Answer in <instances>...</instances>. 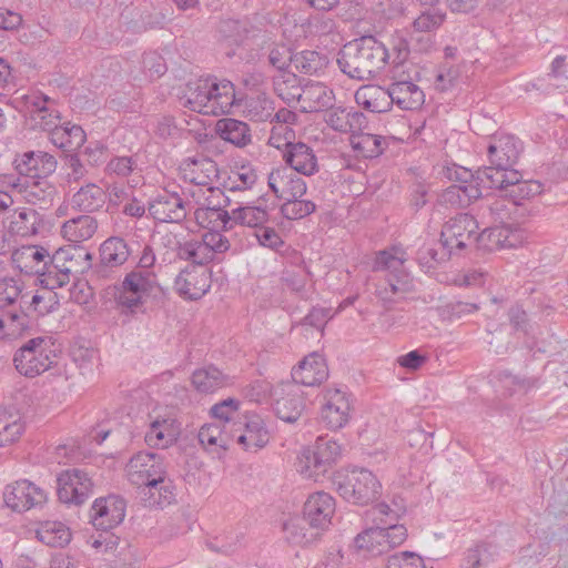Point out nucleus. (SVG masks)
Segmentation results:
<instances>
[{
    "label": "nucleus",
    "instance_id": "f257e3e1",
    "mask_svg": "<svg viewBox=\"0 0 568 568\" xmlns=\"http://www.w3.org/2000/svg\"><path fill=\"white\" fill-rule=\"evenodd\" d=\"M389 61L385 44L374 36H363L346 43L337 57L341 71L351 79L374 78Z\"/></svg>",
    "mask_w": 568,
    "mask_h": 568
},
{
    "label": "nucleus",
    "instance_id": "f03ea898",
    "mask_svg": "<svg viewBox=\"0 0 568 568\" xmlns=\"http://www.w3.org/2000/svg\"><path fill=\"white\" fill-rule=\"evenodd\" d=\"M397 513L384 503L367 510L365 521L372 526L355 537V547L375 556L402 545L407 538V529L397 524Z\"/></svg>",
    "mask_w": 568,
    "mask_h": 568
},
{
    "label": "nucleus",
    "instance_id": "7ed1b4c3",
    "mask_svg": "<svg viewBox=\"0 0 568 568\" xmlns=\"http://www.w3.org/2000/svg\"><path fill=\"white\" fill-rule=\"evenodd\" d=\"M406 260V253L400 247L379 251L375 256L373 271L387 272L375 288L376 297L387 311L414 291L413 277L404 267Z\"/></svg>",
    "mask_w": 568,
    "mask_h": 568
},
{
    "label": "nucleus",
    "instance_id": "20e7f679",
    "mask_svg": "<svg viewBox=\"0 0 568 568\" xmlns=\"http://www.w3.org/2000/svg\"><path fill=\"white\" fill-rule=\"evenodd\" d=\"M182 100L190 110L212 115L231 113L232 108L241 102L231 81H219L214 77L190 80Z\"/></svg>",
    "mask_w": 568,
    "mask_h": 568
},
{
    "label": "nucleus",
    "instance_id": "39448f33",
    "mask_svg": "<svg viewBox=\"0 0 568 568\" xmlns=\"http://www.w3.org/2000/svg\"><path fill=\"white\" fill-rule=\"evenodd\" d=\"M163 290L155 273L131 271L125 274L119 286H115L118 305L130 313L138 312L149 297H156Z\"/></svg>",
    "mask_w": 568,
    "mask_h": 568
},
{
    "label": "nucleus",
    "instance_id": "423d86ee",
    "mask_svg": "<svg viewBox=\"0 0 568 568\" xmlns=\"http://www.w3.org/2000/svg\"><path fill=\"white\" fill-rule=\"evenodd\" d=\"M335 485L338 495L354 505H368L382 494L381 481L366 468H353L338 474Z\"/></svg>",
    "mask_w": 568,
    "mask_h": 568
},
{
    "label": "nucleus",
    "instance_id": "0eeeda50",
    "mask_svg": "<svg viewBox=\"0 0 568 568\" xmlns=\"http://www.w3.org/2000/svg\"><path fill=\"white\" fill-rule=\"evenodd\" d=\"M334 94L321 82L302 83L295 74L286 77V106L302 113L318 112L332 108Z\"/></svg>",
    "mask_w": 568,
    "mask_h": 568
},
{
    "label": "nucleus",
    "instance_id": "6e6552de",
    "mask_svg": "<svg viewBox=\"0 0 568 568\" xmlns=\"http://www.w3.org/2000/svg\"><path fill=\"white\" fill-rule=\"evenodd\" d=\"M524 150L523 142L513 134H495L490 138L487 146V156L490 165L479 169L480 182L488 183V176L495 173H508L516 171L514 166L517 164L519 156Z\"/></svg>",
    "mask_w": 568,
    "mask_h": 568
},
{
    "label": "nucleus",
    "instance_id": "1a4fd4ad",
    "mask_svg": "<svg viewBox=\"0 0 568 568\" xmlns=\"http://www.w3.org/2000/svg\"><path fill=\"white\" fill-rule=\"evenodd\" d=\"M125 471L129 481L141 488V495H153L168 474V465L162 454L139 452L131 457Z\"/></svg>",
    "mask_w": 568,
    "mask_h": 568
},
{
    "label": "nucleus",
    "instance_id": "9d476101",
    "mask_svg": "<svg viewBox=\"0 0 568 568\" xmlns=\"http://www.w3.org/2000/svg\"><path fill=\"white\" fill-rule=\"evenodd\" d=\"M343 452V446L333 437L320 436L314 448H303L297 456L296 471L306 478H317L324 475Z\"/></svg>",
    "mask_w": 568,
    "mask_h": 568
},
{
    "label": "nucleus",
    "instance_id": "9b49d317",
    "mask_svg": "<svg viewBox=\"0 0 568 568\" xmlns=\"http://www.w3.org/2000/svg\"><path fill=\"white\" fill-rule=\"evenodd\" d=\"M53 346L48 337L29 339L14 354L13 363L17 371L27 377L45 372L55 363L58 356Z\"/></svg>",
    "mask_w": 568,
    "mask_h": 568
},
{
    "label": "nucleus",
    "instance_id": "f8f14e48",
    "mask_svg": "<svg viewBox=\"0 0 568 568\" xmlns=\"http://www.w3.org/2000/svg\"><path fill=\"white\" fill-rule=\"evenodd\" d=\"M478 223L467 213L449 219L440 232V243L448 253H458L477 243Z\"/></svg>",
    "mask_w": 568,
    "mask_h": 568
},
{
    "label": "nucleus",
    "instance_id": "ddd939ff",
    "mask_svg": "<svg viewBox=\"0 0 568 568\" xmlns=\"http://www.w3.org/2000/svg\"><path fill=\"white\" fill-rule=\"evenodd\" d=\"M57 494L61 503L80 506L93 493V481L89 474L80 468H69L57 478Z\"/></svg>",
    "mask_w": 568,
    "mask_h": 568
},
{
    "label": "nucleus",
    "instance_id": "4468645a",
    "mask_svg": "<svg viewBox=\"0 0 568 568\" xmlns=\"http://www.w3.org/2000/svg\"><path fill=\"white\" fill-rule=\"evenodd\" d=\"M496 172L495 179L488 176L489 190H499L505 197L511 200L515 205H520L523 201L538 195L542 191V185L532 180H524L519 171H510L508 173Z\"/></svg>",
    "mask_w": 568,
    "mask_h": 568
},
{
    "label": "nucleus",
    "instance_id": "2eb2a0df",
    "mask_svg": "<svg viewBox=\"0 0 568 568\" xmlns=\"http://www.w3.org/2000/svg\"><path fill=\"white\" fill-rule=\"evenodd\" d=\"M126 503L116 495H109L94 500L90 509V523L102 531L120 525L125 517Z\"/></svg>",
    "mask_w": 568,
    "mask_h": 568
},
{
    "label": "nucleus",
    "instance_id": "dca6fc26",
    "mask_svg": "<svg viewBox=\"0 0 568 568\" xmlns=\"http://www.w3.org/2000/svg\"><path fill=\"white\" fill-rule=\"evenodd\" d=\"M230 432L233 437H236V443L244 449L262 448L270 439L267 429L264 427V423L258 415L245 414L242 417H237V420L233 423Z\"/></svg>",
    "mask_w": 568,
    "mask_h": 568
},
{
    "label": "nucleus",
    "instance_id": "f3484780",
    "mask_svg": "<svg viewBox=\"0 0 568 568\" xmlns=\"http://www.w3.org/2000/svg\"><path fill=\"white\" fill-rule=\"evenodd\" d=\"M45 498V493L27 479L8 485L3 491L4 505L17 513L37 507L43 504Z\"/></svg>",
    "mask_w": 568,
    "mask_h": 568
},
{
    "label": "nucleus",
    "instance_id": "a211bd4d",
    "mask_svg": "<svg viewBox=\"0 0 568 568\" xmlns=\"http://www.w3.org/2000/svg\"><path fill=\"white\" fill-rule=\"evenodd\" d=\"M351 405L345 392L328 387L324 393V403L321 409V420L326 428L337 430L349 420Z\"/></svg>",
    "mask_w": 568,
    "mask_h": 568
},
{
    "label": "nucleus",
    "instance_id": "6ab92c4d",
    "mask_svg": "<svg viewBox=\"0 0 568 568\" xmlns=\"http://www.w3.org/2000/svg\"><path fill=\"white\" fill-rule=\"evenodd\" d=\"M174 287L176 293L184 298L200 300L211 287V274L203 266L187 265L176 276Z\"/></svg>",
    "mask_w": 568,
    "mask_h": 568
},
{
    "label": "nucleus",
    "instance_id": "aec40b11",
    "mask_svg": "<svg viewBox=\"0 0 568 568\" xmlns=\"http://www.w3.org/2000/svg\"><path fill=\"white\" fill-rule=\"evenodd\" d=\"M335 499L325 491H315L311 494L303 505L304 519L311 528L325 530L331 525L335 513Z\"/></svg>",
    "mask_w": 568,
    "mask_h": 568
},
{
    "label": "nucleus",
    "instance_id": "412c9836",
    "mask_svg": "<svg viewBox=\"0 0 568 568\" xmlns=\"http://www.w3.org/2000/svg\"><path fill=\"white\" fill-rule=\"evenodd\" d=\"M148 212L161 223H180L186 217L183 199L178 193L165 190L149 202Z\"/></svg>",
    "mask_w": 568,
    "mask_h": 568
},
{
    "label": "nucleus",
    "instance_id": "4be33fe9",
    "mask_svg": "<svg viewBox=\"0 0 568 568\" xmlns=\"http://www.w3.org/2000/svg\"><path fill=\"white\" fill-rule=\"evenodd\" d=\"M20 175L45 179L57 170L55 158L43 151H28L13 161Z\"/></svg>",
    "mask_w": 568,
    "mask_h": 568
},
{
    "label": "nucleus",
    "instance_id": "5701e85b",
    "mask_svg": "<svg viewBox=\"0 0 568 568\" xmlns=\"http://www.w3.org/2000/svg\"><path fill=\"white\" fill-rule=\"evenodd\" d=\"M286 165L304 175H312L317 165L313 150L303 142H295L292 129H286Z\"/></svg>",
    "mask_w": 568,
    "mask_h": 568
},
{
    "label": "nucleus",
    "instance_id": "b1692460",
    "mask_svg": "<svg viewBox=\"0 0 568 568\" xmlns=\"http://www.w3.org/2000/svg\"><path fill=\"white\" fill-rule=\"evenodd\" d=\"M291 376L292 385L316 386L327 379L328 369L324 358L317 353H312L292 368Z\"/></svg>",
    "mask_w": 568,
    "mask_h": 568
},
{
    "label": "nucleus",
    "instance_id": "393cba45",
    "mask_svg": "<svg viewBox=\"0 0 568 568\" xmlns=\"http://www.w3.org/2000/svg\"><path fill=\"white\" fill-rule=\"evenodd\" d=\"M72 262L69 250L60 248L54 252L48 262H44L40 274L41 283L50 290L62 287L70 281L71 267L67 265Z\"/></svg>",
    "mask_w": 568,
    "mask_h": 568
},
{
    "label": "nucleus",
    "instance_id": "a878e982",
    "mask_svg": "<svg viewBox=\"0 0 568 568\" xmlns=\"http://www.w3.org/2000/svg\"><path fill=\"white\" fill-rule=\"evenodd\" d=\"M31 120L34 125L50 133L60 124V113L54 108V101L45 94H39L28 99Z\"/></svg>",
    "mask_w": 568,
    "mask_h": 568
},
{
    "label": "nucleus",
    "instance_id": "bb28decb",
    "mask_svg": "<svg viewBox=\"0 0 568 568\" xmlns=\"http://www.w3.org/2000/svg\"><path fill=\"white\" fill-rule=\"evenodd\" d=\"M288 51L291 55L290 63L286 64V77L292 74V69L308 75H320L329 62L325 53L315 50H303L295 53L292 49H288Z\"/></svg>",
    "mask_w": 568,
    "mask_h": 568
},
{
    "label": "nucleus",
    "instance_id": "cd10ccee",
    "mask_svg": "<svg viewBox=\"0 0 568 568\" xmlns=\"http://www.w3.org/2000/svg\"><path fill=\"white\" fill-rule=\"evenodd\" d=\"M180 424L173 418H155L145 434V442L151 447L168 448L180 436Z\"/></svg>",
    "mask_w": 568,
    "mask_h": 568
},
{
    "label": "nucleus",
    "instance_id": "c85d7f7f",
    "mask_svg": "<svg viewBox=\"0 0 568 568\" xmlns=\"http://www.w3.org/2000/svg\"><path fill=\"white\" fill-rule=\"evenodd\" d=\"M387 94L392 102L402 110H416L425 101V94L418 85L410 81H398L389 85Z\"/></svg>",
    "mask_w": 568,
    "mask_h": 568
},
{
    "label": "nucleus",
    "instance_id": "c756f323",
    "mask_svg": "<svg viewBox=\"0 0 568 568\" xmlns=\"http://www.w3.org/2000/svg\"><path fill=\"white\" fill-rule=\"evenodd\" d=\"M481 195L480 189L476 184H453L439 194L438 204L450 209H462Z\"/></svg>",
    "mask_w": 568,
    "mask_h": 568
},
{
    "label": "nucleus",
    "instance_id": "7c9ffc66",
    "mask_svg": "<svg viewBox=\"0 0 568 568\" xmlns=\"http://www.w3.org/2000/svg\"><path fill=\"white\" fill-rule=\"evenodd\" d=\"M477 243L489 251L510 248L516 247L520 243V237L517 231L503 225L489 227L478 233Z\"/></svg>",
    "mask_w": 568,
    "mask_h": 568
},
{
    "label": "nucleus",
    "instance_id": "2f4dec72",
    "mask_svg": "<svg viewBox=\"0 0 568 568\" xmlns=\"http://www.w3.org/2000/svg\"><path fill=\"white\" fill-rule=\"evenodd\" d=\"M532 87L549 94L555 90H565L568 88V70L566 58L558 55L554 59L550 72L545 78L537 79Z\"/></svg>",
    "mask_w": 568,
    "mask_h": 568
},
{
    "label": "nucleus",
    "instance_id": "473e14b6",
    "mask_svg": "<svg viewBox=\"0 0 568 568\" xmlns=\"http://www.w3.org/2000/svg\"><path fill=\"white\" fill-rule=\"evenodd\" d=\"M192 385L200 393H214L227 384V376L216 366L206 365L193 372Z\"/></svg>",
    "mask_w": 568,
    "mask_h": 568
},
{
    "label": "nucleus",
    "instance_id": "72a5a7b5",
    "mask_svg": "<svg viewBox=\"0 0 568 568\" xmlns=\"http://www.w3.org/2000/svg\"><path fill=\"white\" fill-rule=\"evenodd\" d=\"M52 143L65 152H74L85 142V133L80 125L65 123L58 125L51 133Z\"/></svg>",
    "mask_w": 568,
    "mask_h": 568
},
{
    "label": "nucleus",
    "instance_id": "f704fd0d",
    "mask_svg": "<svg viewBox=\"0 0 568 568\" xmlns=\"http://www.w3.org/2000/svg\"><path fill=\"white\" fill-rule=\"evenodd\" d=\"M216 133L226 142L239 148H243L251 143L250 128L245 122L240 120L224 118L216 122Z\"/></svg>",
    "mask_w": 568,
    "mask_h": 568
},
{
    "label": "nucleus",
    "instance_id": "c9c22d12",
    "mask_svg": "<svg viewBox=\"0 0 568 568\" xmlns=\"http://www.w3.org/2000/svg\"><path fill=\"white\" fill-rule=\"evenodd\" d=\"M498 383L505 397H521L538 387V378L521 377L507 371L498 373Z\"/></svg>",
    "mask_w": 568,
    "mask_h": 568
},
{
    "label": "nucleus",
    "instance_id": "e433bc0d",
    "mask_svg": "<svg viewBox=\"0 0 568 568\" xmlns=\"http://www.w3.org/2000/svg\"><path fill=\"white\" fill-rule=\"evenodd\" d=\"M105 192L94 183H88L72 195V206L82 212L99 211L105 204Z\"/></svg>",
    "mask_w": 568,
    "mask_h": 568
},
{
    "label": "nucleus",
    "instance_id": "4c0bfd02",
    "mask_svg": "<svg viewBox=\"0 0 568 568\" xmlns=\"http://www.w3.org/2000/svg\"><path fill=\"white\" fill-rule=\"evenodd\" d=\"M29 325V316L21 310L10 308L0 312V338H18Z\"/></svg>",
    "mask_w": 568,
    "mask_h": 568
},
{
    "label": "nucleus",
    "instance_id": "58836bf2",
    "mask_svg": "<svg viewBox=\"0 0 568 568\" xmlns=\"http://www.w3.org/2000/svg\"><path fill=\"white\" fill-rule=\"evenodd\" d=\"M98 229L97 220L91 215H79L63 223L61 233L70 242L91 239Z\"/></svg>",
    "mask_w": 568,
    "mask_h": 568
},
{
    "label": "nucleus",
    "instance_id": "ea45409f",
    "mask_svg": "<svg viewBox=\"0 0 568 568\" xmlns=\"http://www.w3.org/2000/svg\"><path fill=\"white\" fill-rule=\"evenodd\" d=\"M197 438L204 449L212 454H217L219 456L221 453L229 449L231 440L226 430H223L217 424H206L202 426L199 430Z\"/></svg>",
    "mask_w": 568,
    "mask_h": 568
},
{
    "label": "nucleus",
    "instance_id": "a19ab883",
    "mask_svg": "<svg viewBox=\"0 0 568 568\" xmlns=\"http://www.w3.org/2000/svg\"><path fill=\"white\" fill-rule=\"evenodd\" d=\"M38 539L50 547H64L71 540L69 527L57 520H47L37 529Z\"/></svg>",
    "mask_w": 568,
    "mask_h": 568
},
{
    "label": "nucleus",
    "instance_id": "79ce46f5",
    "mask_svg": "<svg viewBox=\"0 0 568 568\" xmlns=\"http://www.w3.org/2000/svg\"><path fill=\"white\" fill-rule=\"evenodd\" d=\"M195 220L203 227H222L224 230L231 229V214L222 209V203L217 201L213 203L210 201L206 207H199L195 210Z\"/></svg>",
    "mask_w": 568,
    "mask_h": 568
},
{
    "label": "nucleus",
    "instance_id": "37998d69",
    "mask_svg": "<svg viewBox=\"0 0 568 568\" xmlns=\"http://www.w3.org/2000/svg\"><path fill=\"white\" fill-rule=\"evenodd\" d=\"M498 549L491 544H479L469 548L463 558L462 568H489L498 558Z\"/></svg>",
    "mask_w": 568,
    "mask_h": 568
},
{
    "label": "nucleus",
    "instance_id": "c03bdc74",
    "mask_svg": "<svg viewBox=\"0 0 568 568\" xmlns=\"http://www.w3.org/2000/svg\"><path fill=\"white\" fill-rule=\"evenodd\" d=\"M57 195L58 190L55 185L45 179H41L28 187L26 197L30 204L47 211L53 206Z\"/></svg>",
    "mask_w": 568,
    "mask_h": 568
},
{
    "label": "nucleus",
    "instance_id": "a18cd8bd",
    "mask_svg": "<svg viewBox=\"0 0 568 568\" xmlns=\"http://www.w3.org/2000/svg\"><path fill=\"white\" fill-rule=\"evenodd\" d=\"M99 252L102 261L116 267L123 265L131 254L125 240L119 236H111L106 239L101 244Z\"/></svg>",
    "mask_w": 568,
    "mask_h": 568
},
{
    "label": "nucleus",
    "instance_id": "49530a36",
    "mask_svg": "<svg viewBox=\"0 0 568 568\" xmlns=\"http://www.w3.org/2000/svg\"><path fill=\"white\" fill-rule=\"evenodd\" d=\"M286 423H296L307 420V403L304 393L296 385L286 384Z\"/></svg>",
    "mask_w": 568,
    "mask_h": 568
},
{
    "label": "nucleus",
    "instance_id": "de8ad7c7",
    "mask_svg": "<svg viewBox=\"0 0 568 568\" xmlns=\"http://www.w3.org/2000/svg\"><path fill=\"white\" fill-rule=\"evenodd\" d=\"M382 136L369 133L353 134L351 144L357 155L366 159L377 158L382 152Z\"/></svg>",
    "mask_w": 568,
    "mask_h": 568
},
{
    "label": "nucleus",
    "instance_id": "09e8293b",
    "mask_svg": "<svg viewBox=\"0 0 568 568\" xmlns=\"http://www.w3.org/2000/svg\"><path fill=\"white\" fill-rule=\"evenodd\" d=\"M231 222L260 229L267 222V212L261 206L240 205L232 210Z\"/></svg>",
    "mask_w": 568,
    "mask_h": 568
},
{
    "label": "nucleus",
    "instance_id": "8fccbe9b",
    "mask_svg": "<svg viewBox=\"0 0 568 568\" xmlns=\"http://www.w3.org/2000/svg\"><path fill=\"white\" fill-rule=\"evenodd\" d=\"M305 521L304 518L301 519L298 517L290 518V521L286 520V534H288L286 541L298 546H306L317 538V534L307 528Z\"/></svg>",
    "mask_w": 568,
    "mask_h": 568
},
{
    "label": "nucleus",
    "instance_id": "3c124183",
    "mask_svg": "<svg viewBox=\"0 0 568 568\" xmlns=\"http://www.w3.org/2000/svg\"><path fill=\"white\" fill-rule=\"evenodd\" d=\"M209 251L201 245L200 241H189L179 243L176 247V256L184 261H191L190 265L203 266L210 263Z\"/></svg>",
    "mask_w": 568,
    "mask_h": 568
},
{
    "label": "nucleus",
    "instance_id": "603ef678",
    "mask_svg": "<svg viewBox=\"0 0 568 568\" xmlns=\"http://www.w3.org/2000/svg\"><path fill=\"white\" fill-rule=\"evenodd\" d=\"M446 14L439 9H427L423 11L412 23L414 33L432 34L444 22Z\"/></svg>",
    "mask_w": 568,
    "mask_h": 568
},
{
    "label": "nucleus",
    "instance_id": "864d4df0",
    "mask_svg": "<svg viewBox=\"0 0 568 568\" xmlns=\"http://www.w3.org/2000/svg\"><path fill=\"white\" fill-rule=\"evenodd\" d=\"M452 255L444 247L439 252L434 244L423 245L416 253V261L420 268L428 273L433 271L440 261H445Z\"/></svg>",
    "mask_w": 568,
    "mask_h": 568
},
{
    "label": "nucleus",
    "instance_id": "5fc2aeb1",
    "mask_svg": "<svg viewBox=\"0 0 568 568\" xmlns=\"http://www.w3.org/2000/svg\"><path fill=\"white\" fill-rule=\"evenodd\" d=\"M327 112L325 122L335 131L346 133L353 129V120L358 119V112H349L346 109H332Z\"/></svg>",
    "mask_w": 568,
    "mask_h": 568
},
{
    "label": "nucleus",
    "instance_id": "6e6d98bb",
    "mask_svg": "<svg viewBox=\"0 0 568 568\" xmlns=\"http://www.w3.org/2000/svg\"><path fill=\"white\" fill-rule=\"evenodd\" d=\"M256 179L254 170L243 165L239 171L232 172V175L224 182V189L230 192L247 190L254 185Z\"/></svg>",
    "mask_w": 568,
    "mask_h": 568
},
{
    "label": "nucleus",
    "instance_id": "4d7b16f0",
    "mask_svg": "<svg viewBox=\"0 0 568 568\" xmlns=\"http://www.w3.org/2000/svg\"><path fill=\"white\" fill-rule=\"evenodd\" d=\"M478 310L479 306L476 303L453 301L440 306L438 311L443 320L456 321L463 318L466 315L476 313Z\"/></svg>",
    "mask_w": 568,
    "mask_h": 568
},
{
    "label": "nucleus",
    "instance_id": "13d9d810",
    "mask_svg": "<svg viewBox=\"0 0 568 568\" xmlns=\"http://www.w3.org/2000/svg\"><path fill=\"white\" fill-rule=\"evenodd\" d=\"M173 497L172 484L165 476L164 480L158 485V489H153V495H151V493H146V495H142L141 499L144 503V506L155 507L162 506L163 504H171Z\"/></svg>",
    "mask_w": 568,
    "mask_h": 568
},
{
    "label": "nucleus",
    "instance_id": "bf43d9fd",
    "mask_svg": "<svg viewBox=\"0 0 568 568\" xmlns=\"http://www.w3.org/2000/svg\"><path fill=\"white\" fill-rule=\"evenodd\" d=\"M213 417L223 420L224 424L234 423L239 415V402L233 398H226L211 407ZM226 425H224L225 427Z\"/></svg>",
    "mask_w": 568,
    "mask_h": 568
},
{
    "label": "nucleus",
    "instance_id": "052dcab7",
    "mask_svg": "<svg viewBox=\"0 0 568 568\" xmlns=\"http://www.w3.org/2000/svg\"><path fill=\"white\" fill-rule=\"evenodd\" d=\"M200 242L209 251L210 262L214 258L215 253H224L230 248L229 240L213 230L206 232Z\"/></svg>",
    "mask_w": 568,
    "mask_h": 568
},
{
    "label": "nucleus",
    "instance_id": "680f3d73",
    "mask_svg": "<svg viewBox=\"0 0 568 568\" xmlns=\"http://www.w3.org/2000/svg\"><path fill=\"white\" fill-rule=\"evenodd\" d=\"M386 568H425V565L416 552L402 551L388 557Z\"/></svg>",
    "mask_w": 568,
    "mask_h": 568
},
{
    "label": "nucleus",
    "instance_id": "e2e57ef3",
    "mask_svg": "<svg viewBox=\"0 0 568 568\" xmlns=\"http://www.w3.org/2000/svg\"><path fill=\"white\" fill-rule=\"evenodd\" d=\"M116 266L111 265L100 258L95 264H91L88 271V282L94 286H99L102 282L111 280L115 275Z\"/></svg>",
    "mask_w": 568,
    "mask_h": 568
},
{
    "label": "nucleus",
    "instance_id": "0e129e2a",
    "mask_svg": "<svg viewBox=\"0 0 568 568\" xmlns=\"http://www.w3.org/2000/svg\"><path fill=\"white\" fill-rule=\"evenodd\" d=\"M315 204L311 201L290 199L286 196V220H300L315 211Z\"/></svg>",
    "mask_w": 568,
    "mask_h": 568
},
{
    "label": "nucleus",
    "instance_id": "69168bd1",
    "mask_svg": "<svg viewBox=\"0 0 568 568\" xmlns=\"http://www.w3.org/2000/svg\"><path fill=\"white\" fill-rule=\"evenodd\" d=\"M64 166H65V169L68 171L67 172V180H68L69 183L79 182L88 173L87 168L80 161L78 154H75L74 152H69L65 155Z\"/></svg>",
    "mask_w": 568,
    "mask_h": 568
},
{
    "label": "nucleus",
    "instance_id": "338daca9",
    "mask_svg": "<svg viewBox=\"0 0 568 568\" xmlns=\"http://www.w3.org/2000/svg\"><path fill=\"white\" fill-rule=\"evenodd\" d=\"M255 235L261 245L274 250L275 252H281L280 248L284 242L280 233L273 227L263 225L256 230Z\"/></svg>",
    "mask_w": 568,
    "mask_h": 568
},
{
    "label": "nucleus",
    "instance_id": "774afa93",
    "mask_svg": "<svg viewBox=\"0 0 568 568\" xmlns=\"http://www.w3.org/2000/svg\"><path fill=\"white\" fill-rule=\"evenodd\" d=\"M142 64L143 69L149 73V77L152 79L160 78L168 70L164 59L156 52H150L144 54Z\"/></svg>",
    "mask_w": 568,
    "mask_h": 568
}]
</instances>
